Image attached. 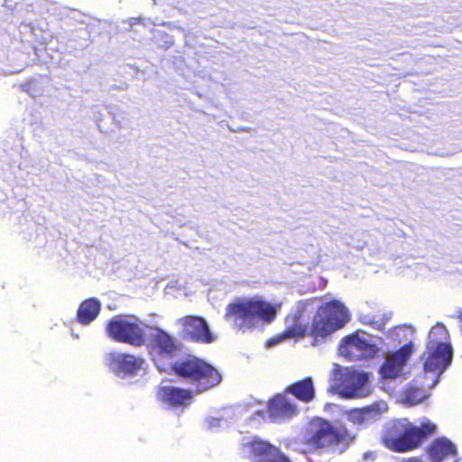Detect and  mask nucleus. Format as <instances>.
I'll return each mask as SVG.
<instances>
[{
    "label": "nucleus",
    "instance_id": "nucleus-22",
    "mask_svg": "<svg viewBox=\"0 0 462 462\" xmlns=\"http://www.w3.org/2000/svg\"><path fill=\"white\" fill-rule=\"evenodd\" d=\"M403 462H423V460L420 457H414L407 458V459L403 460Z\"/></svg>",
    "mask_w": 462,
    "mask_h": 462
},
{
    "label": "nucleus",
    "instance_id": "nucleus-21",
    "mask_svg": "<svg viewBox=\"0 0 462 462\" xmlns=\"http://www.w3.org/2000/svg\"><path fill=\"white\" fill-rule=\"evenodd\" d=\"M426 394L421 388L411 386L403 393V400L410 405H417L424 401Z\"/></svg>",
    "mask_w": 462,
    "mask_h": 462
},
{
    "label": "nucleus",
    "instance_id": "nucleus-18",
    "mask_svg": "<svg viewBox=\"0 0 462 462\" xmlns=\"http://www.w3.org/2000/svg\"><path fill=\"white\" fill-rule=\"evenodd\" d=\"M286 392L305 403L311 402L315 397V389L311 377H305L294 382L286 388Z\"/></svg>",
    "mask_w": 462,
    "mask_h": 462
},
{
    "label": "nucleus",
    "instance_id": "nucleus-3",
    "mask_svg": "<svg viewBox=\"0 0 462 462\" xmlns=\"http://www.w3.org/2000/svg\"><path fill=\"white\" fill-rule=\"evenodd\" d=\"M350 319L348 309L339 300L334 299L319 305L308 327L312 346H317L344 328Z\"/></svg>",
    "mask_w": 462,
    "mask_h": 462
},
{
    "label": "nucleus",
    "instance_id": "nucleus-7",
    "mask_svg": "<svg viewBox=\"0 0 462 462\" xmlns=\"http://www.w3.org/2000/svg\"><path fill=\"white\" fill-rule=\"evenodd\" d=\"M181 326V337L199 344H210L215 340L214 334L202 317L187 315L178 319Z\"/></svg>",
    "mask_w": 462,
    "mask_h": 462
},
{
    "label": "nucleus",
    "instance_id": "nucleus-12",
    "mask_svg": "<svg viewBox=\"0 0 462 462\" xmlns=\"http://www.w3.org/2000/svg\"><path fill=\"white\" fill-rule=\"evenodd\" d=\"M411 351V345L406 344L391 354L380 368L382 377L394 379L400 376Z\"/></svg>",
    "mask_w": 462,
    "mask_h": 462
},
{
    "label": "nucleus",
    "instance_id": "nucleus-20",
    "mask_svg": "<svg viewBox=\"0 0 462 462\" xmlns=\"http://www.w3.org/2000/svg\"><path fill=\"white\" fill-rule=\"evenodd\" d=\"M306 336L309 337L308 326L302 323L300 316L294 315L291 317V323L286 325L277 337L278 341H282L289 338H301Z\"/></svg>",
    "mask_w": 462,
    "mask_h": 462
},
{
    "label": "nucleus",
    "instance_id": "nucleus-8",
    "mask_svg": "<svg viewBox=\"0 0 462 462\" xmlns=\"http://www.w3.org/2000/svg\"><path fill=\"white\" fill-rule=\"evenodd\" d=\"M424 370L427 373L441 374L451 363L452 346L448 343L430 342L427 347Z\"/></svg>",
    "mask_w": 462,
    "mask_h": 462
},
{
    "label": "nucleus",
    "instance_id": "nucleus-14",
    "mask_svg": "<svg viewBox=\"0 0 462 462\" xmlns=\"http://www.w3.org/2000/svg\"><path fill=\"white\" fill-rule=\"evenodd\" d=\"M246 446L259 462H291L278 448L260 439L254 438Z\"/></svg>",
    "mask_w": 462,
    "mask_h": 462
},
{
    "label": "nucleus",
    "instance_id": "nucleus-2",
    "mask_svg": "<svg viewBox=\"0 0 462 462\" xmlns=\"http://www.w3.org/2000/svg\"><path fill=\"white\" fill-rule=\"evenodd\" d=\"M436 430L437 426L429 420L415 426L407 419H394L385 425L381 442L393 452H409L420 447Z\"/></svg>",
    "mask_w": 462,
    "mask_h": 462
},
{
    "label": "nucleus",
    "instance_id": "nucleus-16",
    "mask_svg": "<svg viewBox=\"0 0 462 462\" xmlns=\"http://www.w3.org/2000/svg\"><path fill=\"white\" fill-rule=\"evenodd\" d=\"M383 409L379 403H374L362 408H355L346 411L348 421L357 426L374 422L381 418Z\"/></svg>",
    "mask_w": 462,
    "mask_h": 462
},
{
    "label": "nucleus",
    "instance_id": "nucleus-17",
    "mask_svg": "<svg viewBox=\"0 0 462 462\" xmlns=\"http://www.w3.org/2000/svg\"><path fill=\"white\" fill-rule=\"evenodd\" d=\"M368 379V374L365 372L348 373L342 381L344 395L348 398L363 396V390Z\"/></svg>",
    "mask_w": 462,
    "mask_h": 462
},
{
    "label": "nucleus",
    "instance_id": "nucleus-6",
    "mask_svg": "<svg viewBox=\"0 0 462 462\" xmlns=\"http://www.w3.org/2000/svg\"><path fill=\"white\" fill-rule=\"evenodd\" d=\"M352 437L343 425L336 427L325 419L316 418L311 420L305 443L316 449L333 446H348Z\"/></svg>",
    "mask_w": 462,
    "mask_h": 462
},
{
    "label": "nucleus",
    "instance_id": "nucleus-5",
    "mask_svg": "<svg viewBox=\"0 0 462 462\" xmlns=\"http://www.w3.org/2000/svg\"><path fill=\"white\" fill-rule=\"evenodd\" d=\"M145 327L134 315L118 314L107 321L106 333L116 342L142 346L146 341Z\"/></svg>",
    "mask_w": 462,
    "mask_h": 462
},
{
    "label": "nucleus",
    "instance_id": "nucleus-1",
    "mask_svg": "<svg viewBox=\"0 0 462 462\" xmlns=\"http://www.w3.org/2000/svg\"><path fill=\"white\" fill-rule=\"evenodd\" d=\"M147 328L149 335L144 345L151 360L160 372L173 374L192 384L196 393L207 392L221 383L222 376L218 370L203 359L189 356L173 361L181 350L179 340L160 327Z\"/></svg>",
    "mask_w": 462,
    "mask_h": 462
},
{
    "label": "nucleus",
    "instance_id": "nucleus-4",
    "mask_svg": "<svg viewBox=\"0 0 462 462\" xmlns=\"http://www.w3.org/2000/svg\"><path fill=\"white\" fill-rule=\"evenodd\" d=\"M277 316V308L261 298L236 299L226 309V319H232L238 327L252 328L257 320L272 323Z\"/></svg>",
    "mask_w": 462,
    "mask_h": 462
},
{
    "label": "nucleus",
    "instance_id": "nucleus-9",
    "mask_svg": "<svg viewBox=\"0 0 462 462\" xmlns=\"http://www.w3.org/2000/svg\"><path fill=\"white\" fill-rule=\"evenodd\" d=\"M339 347L341 355L352 361L371 358L377 350L374 345L356 333L345 337Z\"/></svg>",
    "mask_w": 462,
    "mask_h": 462
},
{
    "label": "nucleus",
    "instance_id": "nucleus-10",
    "mask_svg": "<svg viewBox=\"0 0 462 462\" xmlns=\"http://www.w3.org/2000/svg\"><path fill=\"white\" fill-rule=\"evenodd\" d=\"M106 365L116 374L134 375L142 368L143 359L132 354L110 352L106 357Z\"/></svg>",
    "mask_w": 462,
    "mask_h": 462
},
{
    "label": "nucleus",
    "instance_id": "nucleus-13",
    "mask_svg": "<svg viewBox=\"0 0 462 462\" xmlns=\"http://www.w3.org/2000/svg\"><path fill=\"white\" fill-rule=\"evenodd\" d=\"M299 411L293 402H291L283 394H276L267 402V413L274 422H281L290 420L298 414Z\"/></svg>",
    "mask_w": 462,
    "mask_h": 462
},
{
    "label": "nucleus",
    "instance_id": "nucleus-15",
    "mask_svg": "<svg viewBox=\"0 0 462 462\" xmlns=\"http://www.w3.org/2000/svg\"><path fill=\"white\" fill-rule=\"evenodd\" d=\"M160 400L171 408H187L193 402V391L176 386L159 388Z\"/></svg>",
    "mask_w": 462,
    "mask_h": 462
},
{
    "label": "nucleus",
    "instance_id": "nucleus-11",
    "mask_svg": "<svg viewBox=\"0 0 462 462\" xmlns=\"http://www.w3.org/2000/svg\"><path fill=\"white\" fill-rule=\"evenodd\" d=\"M430 462H459L457 446L448 438L439 437L432 440L426 448Z\"/></svg>",
    "mask_w": 462,
    "mask_h": 462
},
{
    "label": "nucleus",
    "instance_id": "nucleus-19",
    "mask_svg": "<svg viewBox=\"0 0 462 462\" xmlns=\"http://www.w3.org/2000/svg\"><path fill=\"white\" fill-rule=\"evenodd\" d=\"M100 301L96 298L83 300L77 310V321L83 325L91 323L99 314Z\"/></svg>",
    "mask_w": 462,
    "mask_h": 462
}]
</instances>
